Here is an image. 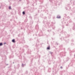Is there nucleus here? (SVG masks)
I'll list each match as a JSON object with an SVG mask.
<instances>
[{
	"mask_svg": "<svg viewBox=\"0 0 75 75\" xmlns=\"http://www.w3.org/2000/svg\"><path fill=\"white\" fill-rule=\"evenodd\" d=\"M49 24H50V23H47L46 24H45L43 26L42 30L43 31H45V28L44 27H46V28H49Z\"/></svg>",
	"mask_w": 75,
	"mask_h": 75,
	"instance_id": "1",
	"label": "nucleus"
},
{
	"mask_svg": "<svg viewBox=\"0 0 75 75\" xmlns=\"http://www.w3.org/2000/svg\"><path fill=\"white\" fill-rule=\"evenodd\" d=\"M34 30H28L27 31V32L28 33V35H31V34H33V32Z\"/></svg>",
	"mask_w": 75,
	"mask_h": 75,
	"instance_id": "2",
	"label": "nucleus"
},
{
	"mask_svg": "<svg viewBox=\"0 0 75 75\" xmlns=\"http://www.w3.org/2000/svg\"><path fill=\"white\" fill-rule=\"evenodd\" d=\"M66 54H67V52L65 51H64V52H62L60 54V55L61 57H64V56H66Z\"/></svg>",
	"mask_w": 75,
	"mask_h": 75,
	"instance_id": "3",
	"label": "nucleus"
},
{
	"mask_svg": "<svg viewBox=\"0 0 75 75\" xmlns=\"http://www.w3.org/2000/svg\"><path fill=\"white\" fill-rule=\"evenodd\" d=\"M51 24L50 25V27H52V29L53 30H55V26L53 25V22H51Z\"/></svg>",
	"mask_w": 75,
	"mask_h": 75,
	"instance_id": "4",
	"label": "nucleus"
},
{
	"mask_svg": "<svg viewBox=\"0 0 75 75\" xmlns=\"http://www.w3.org/2000/svg\"><path fill=\"white\" fill-rule=\"evenodd\" d=\"M44 0H40L39 1H38V2H39V4H42V3H43V1Z\"/></svg>",
	"mask_w": 75,
	"mask_h": 75,
	"instance_id": "5",
	"label": "nucleus"
},
{
	"mask_svg": "<svg viewBox=\"0 0 75 75\" xmlns=\"http://www.w3.org/2000/svg\"><path fill=\"white\" fill-rule=\"evenodd\" d=\"M70 1L71 4H73V5H75V2L74 1H72V0H71Z\"/></svg>",
	"mask_w": 75,
	"mask_h": 75,
	"instance_id": "6",
	"label": "nucleus"
},
{
	"mask_svg": "<svg viewBox=\"0 0 75 75\" xmlns=\"http://www.w3.org/2000/svg\"><path fill=\"white\" fill-rule=\"evenodd\" d=\"M61 18V16H60V15H57V18H58L59 19H60V18Z\"/></svg>",
	"mask_w": 75,
	"mask_h": 75,
	"instance_id": "7",
	"label": "nucleus"
},
{
	"mask_svg": "<svg viewBox=\"0 0 75 75\" xmlns=\"http://www.w3.org/2000/svg\"><path fill=\"white\" fill-rule=\"evenodd\" d=\"M63 48V45H61L59 46V48L61 50H62V48Z\"/></svg>",
	"mask_w": 75,
	"mask_h": 75,
	"instance_id": "8",
	"label": "nucleus"
},
{
	"mask_svg": "<svg viewBox=\"0 0 75 75\" xmlns=\"http://www.w3.org/2000/svg\"><path fill=\"white\" fill-rule=\"evenodd\" d=\"M39 37L42 36V32H40L39 34Z\"/></svg>",
	"mask_w": 75,
	"mask_h": 75,
	"instance_id": "9",
	"label": "nucleus"
},
{
	"mask_svg": "<svg viewBox=\"0 0 75 75\" xmlns=\"http://www.w3.org/2000/svg\"><path fill=\"white\" fill-rule=\"evenodd\" d=\"M64 17L63 18V19L64 20H65V19H66V17L67 16V14H64Z\"/></svg>",
	"mask_w": 75,
	"mask_h": 75,
	"instance_id": "10",
	"label": "nucleus"
},
{
	"mask_svg": "<svg viewBox=\"0 0 75 75\" xmlns=\"http://www.w3.org/2000/svg\"><path fill=\"white\" fill-rule=\"evenodd\" d=\"M27 54H31V50L30 49H28Z\"/></svg>",
	"mask_w": 75,
	"mask_h": 75,
	"instance_id": "11",
	"label": "nucleus"
},
{
	"mask_svg": "<svg viewBox=\"0 0 75 75\" xmlns=\"http://www.w3.org/2000/svg\"><path fill=\"white\" fill-rule=\"evenodd\" d=\"M35 28L37 30L39 29V27H38V25H36Z\"/></svg>",
	"mask_w": 75,
	"mask_h": 75,
	"instance_id": "12",
	"label": "nucleus"
},
{
	"mask_svg": "<svg viewBox=\"0 0 75 75\" xmlns=\"http://www.w3.org/2000/svg\"><path fill=\"white\" fill-rule=\"evenodd\" d=\"M51 71V69L50 68H49L48 69V71L49 72H50Z\"/></svg>",
	"mask_w": 75,
	"mask_h": 75,
	"instance_id": "13",
	"label": "nucleus"
},
{
	"mask_svg": "<svg viewBox=\"0 0 75 75\" xmlns=\"http://www.w3.org/2000/svg\"><path fill=\"white\" fill-rule=\"evenodd\" d=\"M12 42L13 43H15L16 42V41H15V39H13L12 40Z\"/></svg>",
	"mask_w": 75,
	"mask_h": 75,
	"instance_id": "14",
	"label": "nucleus"
},
{
	"mask_svg": "<svg viewBox=\"0 0 75 75\" xmlns=\"http://www.w3.org/2000/svg\"><path fill=\"white\" fill-rule=\"evenodd\" d=\"M40 17H41V18H43V14L42 13L40 14Z\"/></svg>",
	"mask_w": 75,
	"mask_h": 75,
	"instance_id": "15",
	"label": "nucleus"
},
{
	"mask_svg": "<svg viewBox=\"0 0 75 75\" xmlns=\"http://www.w3.org/2000/svg\"><path fill=\"white\" fill-rule=\"evenodd\" d=\"M47 50H50V45H49L47 47Z\"/></svg>",
	"mask_w": 75,
	"mask_h": 75,
	"instance_id": "16",
	"label": "nucleus"
},
{
	"mask_svg": "<svg viewBox=\"0 0 75 75\" xmlns=\"http://www.w3.org/2000/svg\"><path fill=\"white\" fill-rule=\"evenodd\" d=\"M60 40H64V38L63 37H62L61 38H60Z\"/></svg>",
	"mask_w": 75,
	"mask_h": 75,
	"instance_id": "17",
	"label": "nucleus"
},
{
	"mask_svg": "<svg viewBox=\"0 0 75 75\" xmlns=\"http://www.w3.org/2000/svg\"><path fill=\"white\" fill-rule=\"evenodd\" d=\"M22 42L23 43H25V40H22Z\"/></svg>",
	"mask_w": 75,
	"mask_h": 75,
	"instance_id": "18",
	"label": "nucleus"
},
{
	"mask_svg": "<svg viewBox=\"0 0 75 75\" xmlns=\"http://www.w3.org/2000/svg\"><path fill=\"white\" fill-rule=\"evenodd\" d=\"M22 14L23 15H25V11H23L22 12Z\"/></svg>",
	"mask_w": 75,
	"mask_h": 75,
	"instance_id": "19",
	"label": "nucleus"
},
{
	"mask_svg": "<svg viewBox=\"0 0 75 75\" xmlns=\"http://www.w3.org/2000/svg\"><path fill=\"white\" fill-rule=\"evenodd\" d=\"M20 23H21V22H19L18 23V25H19V26L20 27L21 26L20 25Z\"/></svg>",
	"mask_w": 75,
	"mask_h": 75,
	"instance_id": "20",
	"label": "nucleus"
},
{
	"mask_svg": "<svg viewBox=\"0 0 75 75\" xmlns=\"http://www.w3.org/2000/svg\"><path fill=\"white\" fill-rule=\"evenodd\" d=\"M72 11H75V8L74 7V8L72 9Z\"/></svg>",
	"mask_w": 75,
	"mask_h": 75,
	"instance_id": "21",
	"label": "nucleus"
},
{
	"mask_svg": "<svg viewBox=\"0 0 75 75\" xmlns=\"http://www.w3.org/2000/svg\"><path fill=\"white\" fill-rule=\"evenodd\" d=\"M75 26H73V27L72 28V29L73 30H75Z\"/></svg>",
	"mask_w": 75,
	"mask_h": 75,
	"instance_id": "22",
	"label": "nucleus"
},
{
	"mask_svg": "<svg viewBox=\"0 0 75 75\" xmlns=\"http://www.w3.org/2000/svg\"><path fill=\"white\" fill-rule=\"evenodd\" d=\"M3 45V43L0 42V46H2V45Z\"/></svg>",
	"mask_w": 75,
	"mask_h": 75,
	"instance_id": "23",
	"label": "nucleus"
},
{
	"mask_svg": "<svg viewBox=\"0 0 75 75\" xmlns=\"http://www.w3.org/2000/svg\"><path fill=\"white\" fill-rule=\"evenodd\" d=\"M27 21H28V19L26 18L25 20V22H27Z\"/></svg>",
	"mask_w": 75,
	"mask_h": 75,
	"instance_id": "24",
	"label": "nucleus"
},
{
	"mask_svg": "<svg viewBox=\"0 0 75 75\" xmlns=\"http://www.w3.org/2000/svg\"><path fill=\"white\" fill-rule=\"evenodd\" d=\"M29 18L30 19H31H31H32V18H33L32 17V16H29Z\"/></svg>",
	"mask_w": 75,
	"mask_h": 75,
	"instance_id": "25",
	"label": "nucleus"
},
{
	"mask_svg": "<svg viewBox=\"0 0 75 75\" xmlns=\"http://www.w3.org/2000/svg\"><path fill=\"white\" fill-rule=\"evenodd\" d=\"M38 56H36L35 57V58H36V59H37L38 58Z\"/></svg>",
	"mask_w": 75,
	"mask_h": 75,
	"instance_id": "26",
	"label": "nucleus"
},
{
	"mask_svg": "<svg viewBox=\"0 0 75 75\" xmlns=\"http://www.w3.org/2000/svg\"><path fill=\"white\" fill-rule=\"evenodd\" d=\"M24 47H25V48H28V46L27 45H25L24 46Z\"/></svg>",
	"mask_w": 75,
	"mask_h": 75,
	"instance_id": "27",
	"label": "nucleus"
},
{
	"mask_svg": "<svg viewBox=\"0 0 75 75\" xmlns=\"http://www.w3.org/2000/svg\"><path fill=\"white\" fill-rule=\"evenodd\" d=\"M62 27L63 29L64 28H65V26H64V25H62Z\"/></svg>",
	"mask_w": 75,
	"mask_h": 75,
	"instance_id": "28",
	"label": "nucleus"
},
{
	"mask_svg": "<svg viewBox=\"0 0 75 75\" xmlns=\"http://www.w3.org/2000/svg\"><path fill=\"white\" fill-rule=\"evenodd\" d=\"M74 45V44L73 43H71V46H73Z\"/></svg>",
	"mask_w": 75,
	"mask_h": 75,
	"instance_id": "29",
	"label": "nucleus"
},
{
	"mask_svg": "<svg viewBox=\"0 0 75 75\" xmlns=\"http://www.w3.org/2000/svg\"><path fill=\"white\" fill-rule=\"evenodd\" d=\"M51 30H47V32H51Z\"/></svg>",
	"mask_w": 75,
	"mask_h": 75,
	"instance_id": "30",
	"label": "nucleus"
},
{
	"mask_svg": "<svg viewBox=\"0 0 75 75\" xmlns=\"http://www.w3.org/2000/svg\"><path fill=\"white\" fill-rule=\"evenodd\" d=\"M39 45H37V43L36 44V47H37V48H38V46H39Z\"/></svg>",
	"mask_w": 75,
	"mask_h": 75,
	"instance_id": "31",
	"label": "nucleus"
},
{
	"mask_svg": "<svg viewBox=\"0 0 75 75\" xmlns=\"http://www.w3.org/2000/svg\"><path fill=\"white\" fill-rule=\"evenodd\" d=\"M8 8L9 9V10H11V6H9V7Z\"/></svg>",
	"mask_w": 75,
	"mask_h": 75,
	"instance_id": "32",
	"label": "nucleus"
},
{
	"mask_svg": "<svg viewBox=\"0 0 75 75\" xmlns=\"http://www.w3.org/2000/svg\"><path fill=\"white\" fill-rule=\"evenodd\" d=\"M69 21L70 22V23H72V20L70 19L69 20Z\"/></svg>",
	"mask_w": 75,
	"mask_h": 75,
	"instance_id": "33",
	"label": "nucleus"
},
{
	"mask_svg": "<svg viewBox=\"0 0 75 75\" xmlns=\"http://www.w3.org/2000/svg\"><path fill=\"white\" fill-rule=\"evenodd\" d=\"M22 67H24V66L23 63H22Z\"/></svg>",
	"mask_w": 75,
	"mask_h": 75,
	"instance_id": "34",
	"label": "nucleus"
},
{
	"mask_svg": "<svg viewBox=\"0 0 75 75\" xmlns=\"http://www.w3.org/2000/svg\"><path fill=\"white\" fill-rule=\"evenodd\" d=\"M28 72L27 71H26V72H25V74H28Z\"/></svg>",
	"mask_w": 75,
	"mask_h": 75,
	"instance_id": "35",
	"label": "nucleus"
},
{
	"mask_svg": "<svg viewBox=\"0 0 75 75\" xmlns=\"http://www.w3.org/2000/svg\"><path fill=\"white\" fill-rule=\"evenodd\" d=\"M50 52V54H51V55H52V52Z\"/></svg>",
	"mask_w": 75,
	"mask_h": 75,
	"instance_id": "36",
	"label": "nucleus"
},
{
	"mask_svg": "<svg viewBox=\"0 0 75 75\" xmlns=\"http://www.w3.org/2000/svg\"><path fill=\"white\" fill-rule=\"evenodd\" d=\"M44 18L45 20L47 19V17L46 16H45L44 17Z\"/></svg>",
	"mask_w": 75,
	"mask_h": 75,
	"instance_id": "37",
	"label": "nucleus"
},
{
	"mask_svg": "<svg viewBox=\"0 0 75 75\" xmlns=\"http://www.w3.org/2000/svg\"><path fill=\"white\" fill-rule=\"evenodd\" d=\"M55 16H54L53 17V19H55Z\"/></svg>",
	"mask_w": 75,
	"mask_h": 75,
	"instance_id": "38",
	"label": "nucleus"
},
{
	"mask_svg": "<svg viewBox=\"0 0 75 75\" xmlns=\"http://www.w3.org/2000/svg\"><path fill=\"white\" fill-rule=\"evenodd\" d=\"M67 61H68V60H69V58H68V57L67 58Z\"/></svg>",
	"mask_w": 75,
	"mask_h": 75,
	"instance_id": "39",
	"label": "nucleus"
},
{
	"mask_svg": "<svg viewBox=\"0 0 75 75\" xmlns=\"http://www.w3.org/2000/svg\"><path fill=\"white\" fill-rule=\"evenodd\" d=\"M65 41H66V42H67V43H68V42H69L68 41V40H65Z\"/></svg>",
	"mask_w": 75,
	"mask_h": 75,
	"instance_id": "40",
	"label": "nucleus"
},
{
	"mask_svg": "<svg viewBox=\"0 0 75 75\" xmlns=\"http://www.w3.org/2000/svg\"><path fill=\"white\" fill-rule=\"evenodd\" d=\"M63 50L64 51H65V48H63Z\"/></svg>",
	"mask_w": 75,
	"mask_h": 75,
	"instance_id": "41",
	"label": "nucleus"
},
{
	"mask_svg": "<svg viewBox=\"0 0 75 75\" xmlns=\"http://www.w3.org/2000/svg\"><path fill=\"white\" fill-rule=\"evenodd\" d=\"M56 45H58V42H56Z\"/></svg>",
	"mask_w": 75,
	"mask_h": 75,
	"instance_id": "42",
	"label": "nucleus"
},
{
	"mask_svg": "<svg viewBox=\"0 0 75 75\" xmlns=\"http://www.w3.org/2000/svg\"><path fill=\"white\" fill-rule=\"evenodd\" d=\"M33 59H31V62H33Z\"/></svg>",
	"mask_w": 75,
	"mask_h": 75,
	"instance_id": "43",
	"label": "nucleus"
},
{
	"mask_svg": "<svg viewBox=\"0 0 75 75\" xmlns=\"http://www.w3.org/2000/svg\"><path fill=\"white\" fill-rule=\"evenodd\" d=\"M60 68H61V69H62L63 68V67H62V66H61L60 67Z\"/></svg>",
	"mask_w": 75,
	"mask_h": 75,
	"instance_id": "44",
	"label": "nucleus"
},
{
	"mask_svg": "<svg viewBox=\"0 0 75 75\" xmlns=\"http://www.w3.org/2000/svg\"><path fill=\"white\" fill-rule=\"evenodd\" d=\"M57 72H58V71H56V70H55V73L56 74Z\"/></svg>",
	"mask_w": 75,
	"mask_h": 75,
	"instance_id": "45",
	"label": "nucleus"
},
{
	"mask_svg": "<svg viewBox=\"0 0 75 75\" xmlns=\"http://www.w3.org/2000/svg\"><path fill=\"white\" fill-rule=\"evenodd\" d=\"M51 2H52V3H53V0H51Z\"/></svg>",
	"mask_w": 75,
	"mask_h": 75,
	"instance_id": "46",
	"label": "nucleus"
},
{
	"mask_svg": "<svg viewBox=\"0 0 75 75\" xmlns=\"http://www.w3.org/2000/svg\"><path fill=\"white\" fill-rule=\"evenodd\" d=\"M18 8H19V9H21V7H19Z\"/></svg>",
	"mask_w": 75,
	"mask_h": 75,
	"instance_id": "47",
	"label": "nucleus"
},
{
	"mask_svg": "<svg viewBox=\"0 0 75 75\" xmlns=\"http://www.w3.org/2000/svg\"><path fill=\"white\" fill-rule=\"evenodd\" d=\"M66 8V10H68V8L66 7V8Z\"/></svg>",
	"mask_w": 75,
	"mask_h": 75,
	"instance_id": "48",
	"label": "nucleus"
},
{
	"mask_svg": "<svg viewBox=\"0 0 75 75\" xmlns=\"http://www.w3.org/2000/svg\"><path fill=\"white\" fill-rule=\"evenodd\" d=\"M47 8H46V11H48V9H47Z\"/></svg>",
	"mask_w": 75,
	"mask_h": 75,
	"instance_id": "49",
	"label": "nucleus"
},
{
	"mask_svg": "<svg viewBox=\"0 0 75 75\" xmlns=\"http://www.w3.org/2000/svg\"><path fill=\"white\" fill-rule=\"evenodd\" d=\"M20 34H19L18 35V37H20Z\"/></svg>",
	"mask_w": 75,
	"mask_h": 75,
	"instance_id": "50",
	"label": "nucleus"
},
{
	"mask_svg": "<svg viewBox=\"0 0 75 75\" xmlns=\"http://www.w3.org/2000/svg\"><path fill=\"white\" fill-rule=\"evenodd\" d=\"M67 18H70L69 17V16H68Z\"/></svg>",
	"mask_w": 75,
	"mask_h": 75,
	"instance_id": "51",
	"label": "nucleus"
},
{
	"mask_svg": "<svg viewBox=\"0 0 75 75\" xmlns=\"http://www.w3.org/2000/svg\"><path fill=\"white\" fill-rule=\"evenodd\" d=\"M26 64H23V65H24V66H25Z\"/></svg>",
	"mask_w": 75,
	"mask_h": 75,
	"instance_id": "52",
	"label": "nucleus"
},
{
	"mask_svg": "<svg viewBox=\"0 0 75 75\" xmlns=\"http://www.w3.org/2000/svg\"><path fill=\"white\" fill-rule=\"evenodd\" d=\"M16 73V71H15L14 72L13 71L12 72V73Z\"/></svg>",
	"mask_w": 75,
	"mask_h": 75,
	"instance_id": "53",
	"label": "nucleus"
},
{
	"mask_svg": "<svg viewBox=\"0 0 75 75\" xmlns=\"http://www.w3.org/2000/svg\"><path fill=\"white\" fill-rule=\"evenodd\" d=\"M6 42H4V44H6Z\"/></svg>",
	"mask_w": 75,
	"mask_h": 75,
	"instance_id": "54",
	"label": "nucleus"
},
{
	"mask_svg": "<svg viewBox=\"0 0 75 75\" xmlns=\"http://www.w3.org/2000/svg\"><path fill=\"white\" fill-rule=\"evenodd\" d=\"M69 10H71V7H69Z\"/></svg>",
	"mask_w": 75,
	"mask_h": 75,
	"instance_id": "55",
	"label": "nucleus"
},
{
	"mask_svg": "<svg viewBox=\"0 0 75 75\" xmlns=\"http://www.w3.org/2000/svg\"><path fill=\"white\" fill-rule=\"evenodd\" d=\"M71 41H72V42H74V40H72Z\"/></svg>",
	"mask_w": 75,
	"mask_h": 75,
	"instance_id": "56",
	"label": "nucleus"
},
{
	"mask_svg": "<svg viewBox=\"0 0 75 75\" xmlns=\"http://www.w3.org/2000/svg\"><path fill=\"white\" fill-rule=\"evenodd\" d=\"M23 28H21V30H23Z\"/></svg>",
	"mask_w": 75,
	"mask_h": 75,
	"instance_id": "57",
	"label": "nucleus"
},
{
	"mask_svg": "<svg viewBox=\"0 0 75 75\" xmlns=\"http://www.w3.org/2000/svg\"><path fill=\"white\" fill-rule=\"evenodd\" d=\"M6 65H8V64H7Z\"/></svg>",
	"mask_w": 75,
	"mask_h": 75,
	"instance_id": "58",
	"label": "nucleus"
},
{
	"mask_svg": "<svg viewBox=\"0 0 75 75\" xmlns=\"http://www.w3.org/2000/svg\"><path fill=\"white\" fill-rule=\"evenodd\" d=\"M68 24L66 25V26H68Z\"/></svg>",
	"mask_w": 75,
	"mask_h": 75,
	"instance_id": "59",
	"label": "nucleus"
},
{
	"mask_svg": "<svg viewBox=\"0 0 75 75\" xmlns=\"http://www.w3.org/2000/svg\"><path fill=\"white\" fill-rule=\"evenodd\" d=\"M40 12V11L39 10H38V13H39Z\"/></svg>",
	"mask_w": 75,
	"mask_h": 75,
	"instance_id": "60",
	"label": "nucleus"
},
{
	"mask_svg": "<svg viewBox=\"0 0 75 75\" xmlns=\"http://www.w3.org/2000/svg\"><path fill=\"white\" fill-rule=\"evenodd\" d=\"M37 15H38V14H36V16H37Z\"/></svg>",
	"mask_w": 75,
	"mask_h": 75,
	"instance_id": "61",
	"label": "nucleus"
},
{
	"mask_svg": "<svg viewBox=\"0 0 75 75\" xmlns=\"http://www.w3.org/2000/svg\"><path fill=\"white\" fill-rule=\"evenodd\" d=\"M53 35H54V32H53Z\"/></svg>",
	"mask_w": 75,
	"mask_h": 75,
	"instance_id": "62",
	"label": "nucleus"
},
{
	"mask_svg": "<svg viewBox=\"0 0 75 75\" xmlns=\"http://www.w3.org/2000/svg\"><path fill=\"white\" fill-rule=\"evenodd\" d=\"M37 1H38V0H36V2H37Z\"/></svg>",
	"mask_w": 75,
	"mask_h": 75,
	"instance_id": "63",
	"label": "nucleus"
},
{
	"mask_svg": "<svg viewBox=\"0 0 75 75\" xmlns=\"http://www.w3.org/2000/svg\"><path fill=\"white\" fill-rule=\"evenodd\" d=\"M68 6H69V4H68Z\"/></svg>",
	"mask_w": 75,
	"mask_h": 75,
	"instance_id": "64",
	"label": "nucleus"
}]
</instances>
